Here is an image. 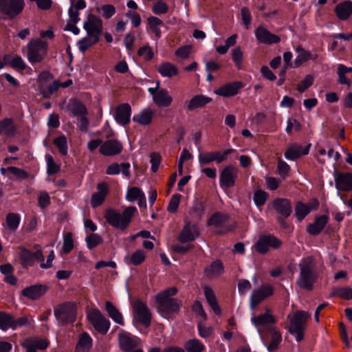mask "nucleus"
<instances>
[{"label": "nucleus", "instance_id": "58", "mask_svg": "<svg viewBox=\"0 0 352 352\" xmlns=\"http://www.w3.org/2000/svg\"><path fill=\"white\" fill-rule=\"evenodd\" d=\"M138 54L146 60H151L154 56V53L148 45L139 48Z\"/></svg>", "mask_w": 352, "mask_h": 352}, {"label": "nucleus", "instance_id": "14", "mask_svg": "<svg viewBox=\"0 0 352 352\" xmlns=\"http://www.w3.org/2000/svg\"><path fill=\"white\" fill-rule=\"evenodd\" d=\"M83 28L88 35L95 36L97 40V38H100L102 32V21L94 14H89L87 20L83 24Z\"/></svg>", "mask_w": 352, "mask_h": 352}, {"label": "nucleus", "instance_id": "16", "mask_svg": "<svg viewBox=\"0 0 352 352\" xmlns=\"http://www.w3.org/2000/svg\"><path fill=\"white\" fill-rule=\"evenodd\" d=\"M252 323L257 329V331L262 338L263 334L261 330V327H265L267 325L273 324L275 323L276 320L274 316L271 314L269 309L265 310V312L258 316H252L251 318Z\"/></svg>", "mask_w": 352, "mask_h": 352}, {"label": "nucleus", "instance_id": "10", "mask_svg": "<svg viewBox=\"0 0 352 352\" xmlns=\"http://www.w3.org/2000/svg\"><path fill=\"white\" fill-rule=\"evenodd\" d=\"M282 241L274 235L261 236L254 245L256 250L260 254H266L270 248L277 250L280 248Z\"/></svg>", "mask_w": 352, "mask_h": 352}, {"label": "nucleus", "instance_id": "11", "mask_svg": "<svg viewBox=\"0 0 352 352\" xmlns=\"http://www.w3.org/2000/svg\"><path fill=\"white\" fill-rule=\"evenodd\" d=\"M132 308L134 312V319L146 327L149 326L151 321V314L146 303L140 300H135L133 302Z\"/></svg>", "mask_w": 352, "mask_h": 352}, {"label": "nucleus", "instance_id": "49", "mask_svg": "<svg viewBox=\"0 0 352 352\" xmlns=\"http://www.w3.org/2000/svg\"><path fill=\"white\" fill-rule=\"evenodd\" d=\"M53 142L63 155H66L67 154V140L65 135L57 137L54 140Z\"/></svg>", "mask_w": 352, "mask_h": 352}, {"label": "nucleus", "instance_id": "24", "mask_svg": "<svg viewBox=\"0 0 352 352\" xmlns=\"http://www.w3.org/2000/svg\"><path fill=\"white\" fill-rule=\"evenodd\" d=\"M47 287L42 285H34L22 290V294L32 300H37L47 292Z\"/></svg>", "mask_w": 352, "mask_h": 352}, {"label": "nucleus", "instance_id": "48", "mask_svg": "<svg viewBox=\"0 0 352 352\" xmlns=\"http://www.w3.org/2000/svg\"><path fill=\"white\" fill-rule=\"evenodd\" d=\"M310 212V209L307 204L300 201L298 202L295 207V214L299 221H302Z\"/></svg>", "mask_w": 352, "mask_h": 352}, {"label": "nucleus", "instance_id": "25", "mask_svg": "<svg viewBox=\"0 0 352 352\" xmlns=\"http://www.w3.org/2000/svg\"><path fill=\"white\" fill-rule=\"evenodd\" d=\"M199 234L197 227L188 223L184 227L178 237V240L182 243H187L194 241Z\"/></svg>", "mask_w": 352, "mask_h": 352}, {"label": "nucleus", "instance_id": "50", "mask_svg": "<svg viewBox=\"0 0 352 352\" xmlns=\"http://www.w3.org/2000/svg\"><path fill=\"white\" fill-rule=\"evenodd\" d=\"M282 341V336L281 334L276 331H274L272 340L270 342V344L267 345V350L270 352H274L278 349V346Z\"/></svg>", "mask_w": 352, "mask_h": 352}, {"label": "nucleus", "instance_id": "18", "mask_svg": "<svg viewBox=\"0 0 352 352\" xmlns=\"http://www.w3.org/2000/svg\"><path fill=\"white\" fill-rule=\"evenodd\" d=\"M243 83L241 81H234L227 83L214 91V93L226 98H229L236 95L242 87Z\"/></svg>", "mask_w": 352, "mask_h": 352}, {"label": "nucleus", "instance_id": "29", "mask_svg": "<svg viewBox=\"0 0 352 352\" xmlns=\"http://www.w3.org/2000/svg\"><path fill=\"white\" fill-rule=\"evenodd\" d=\"M153 102L159 107H168L171 104L173 98L166 89H160L158 92L154 95Z\"/></svg>", "mask_w": 352, "mask_h": 352}, {"label": "nucleus", "instance_id": "56", "mask_svg": "<svg viewBox=\"0 0 352 352\" xmlns=\"http://www.w3.org/2000/svg\"><path fill=\"white\" fill-rule=\"evenodd\" d=\"M314 78L311 75H307L305 78L300 81L296 87V89L300 93H303L306 89L312 85Z\"/></svg>", "mask_w": 352, "mask_h": 352}, {"label": "nucleus", "instance_id": "6", "mask_svg": "<svg viewBox=\"0 0 352 352\" xmlns=\"http://www.w3.org/2000/svg\"><path fill=\"white\" fill-rule=\"evenodd\" d=\"M54 312L59 325L72 323L76 320V307L72 302H65L56 306Z\"/></svg>", "mask_w": 352, "mask_h": 352}, {"label": "nucleus", "instance_id": "7", "mask_svg": "<svg viewBox=\"0 0 352 352\" xmlns=\"http://www.w3.org/2000/svg\"><path fill=\"white\" fill-rule=\"evenodd\" d=\"M87 318L96 331L102 335L108 332L111 322L100 310L98 309H90L87 313Z\"/></svg>", "mask_w": 352, "mask_h": 352}, {"label": "nucleus", "instance_id": "47", "mask_svg": "<svg viewBox=\"0 0 352 352\" xmlns=\"http://www.w3.org/2000/svg\"><path fill=\"white\" fill-rule=\"evenodd\" d=\"M14 324V318L8 314L0 311V329L6 331L8 329H12Z\"/></svg>", "mask_w": 352, "mask_h": 352}, {"label": "nucleus", "instance_id": "32", "mask_svg": "<svg viewBox=\"0 0 352 352\" xmlns=\"http://www.w3.org/2000/svg\"><path fill=\"white\" fill-rule=\"evenodd\" d=\"M212 101V98L204 95H196L192 97L187 104L188 111H193L198 108H202Z\"/></svg>", "mask_w": 352, "mask_h": 352}, {"label": "nucleus", "instance_id": "42", "mask_svg": "<svg viewBox=\"0 0 352 352\" xmlns=\"http://www.w3.org/2000/svg\"><path fill=\"white\" fill-rule=\"evenodd\" d=\"M119 344L122 351L128 352L135 347L136 342L130 335L127 333H120L119 335Z\"/></svg>", "mask_w": 352, "mask_h": 352}, {"label": "nucleus", "instance_id": "35", "mask_svg": "<svg viewBox=\"0 0 352 352\" xmlns=\"http://www.w3.org/2000/svg\"><path fill=\"white\" fill-rule=\"evenodd\" d=\"M154 111L150 109H144L139 113L135 114L133 117V121L140 125L146 126L151 124Z\"/></svg>", "mask_w": 352, "mask_h": 352}, {"label": "nucleus", "instance_id": "64", "mask_svg": "<svg viewBox=\"0 0 352 352\" xmlns=\"http://www.w3.org/2000/svg\"><path fill=\"white\" fill-rule=\"evenodd\" d=\"M336 294L340 296L343 299L350 300L352 298V288L342 287L336 290Z\"/></svg>", "mask_w": 352, "mask_h": 352}, {"label": "nucleus", "instance_id": "57", "mask_svg": "<svg viewBox=\"0 0 352 352\" xmlns=\"http://www.w3.org/2000/svg\"><path fill=\"white\" fill-rule=\"evenodd\" d=\"M102 241L101 236L96 234H91L86 237L87 245L90 250L98 246Z\"/></svg>", "mask_w": 352, "mask_h": 352}, {"label": "nucleus", "instance_id": "46", "mask_svg": "<svg viewBox=\"0 0 352 352\" xmlns=\"http://www.w3.org/2000/svg\"><path fill=\"white\" fill-rule=\"evenodd\" d=\"M6 221L8 228L11 231H14L19 226L21 217L18 214L10 212L7 214Z\"/></svg>", "mask_w": 352, "mask_h": 352}, {"label": "nucleus", "instance_id": "59", "mask_svg": "<svg viewBox=\"0 0 352 352\" xmlns=\"http://www.w3.org/2000/svg\"><path fill=\"white\" fill-rule=\"evenodd\" d=\"M181 197L182 195L179 194H175L172 196L167 208V210L169 212L174 213L177 212L179 205Z\"/></svg>", "mask_w": 352, "mask_h": 352}, {"label": "nucleus", "instance_id": "27", "mask_svg": "<svg viewBox=\"0 0 352 352\" xmlns=\"http://www.w3.org/2000/svg\"><path fill=\"white\" fill-rule=\"evenodd\" d=\"M328 220L327 215L316 217L314 223L307 227V232L314 236L319 234L327 224Z\"/></svg>", "mask_w": 352, "mask_h": 352}, {"label": "nucleus", "instance_id": "36", "mask_svg": "<svg viewBox=\"0 0 352 352\" xmlns=\"http://www.w3.org/2000/svg\"><path fill=\"white\" fill-rule=\"evenodd\" d=\"M146 254L142 250H138L131 255H126L124 261L128 265H133L135 266L140 265L144 261Z\"/></svg>", "mask_w": 352, "mask_h": 352}, {"label": "nucleus", "instance_id": "51", "mask_svg": "<svg viewBox=\"0 0 352 352\" xmlns=\"http://www.w3.org/2000/svg\"><path fill=\"white\" fill-rule=\"evenodd\" d=\"M74 248L73 235L72 232H67L63 236V245L62 250L65 254H68Z\"/></svg>", "mask_w": 352, "mask_h": 352}, {"label": "nucleus", "instance_id": "15", "mask_svg": "<svg viewBox=\"0 0 352 352\" xmlns=\"http://www.w3.org/2000/svg\"><path fill=\"white\" fill-rule=\"evenodd\" d=\"M255 36L258 43L265 45L276 44L280 41L279 36L270 32L262 25L256 29Z\"/></svg>", "mask_w": 352, "mask_h": 352}, {"label": "nucleus", "instance_id": "19", "mask_svg": "<svg viewBox=\"0 0 352 352\" xmlns=\"http://www.w3.org/2000/svg\"><path fill=\"white\" fill-rule=\"evenodd\" d=\"M335 185L339 191H351L352 190V173H337L335 175Z\"/></svg>", "mask_w": 352, "mask_h": 352}, {"label": "nucleus", "instance_id": "45", "mask_svg": "<svg viewBox=\"0 0 352 352\" xmlns=\"http://www.w3.org/2000/svg\"><path fill=\"white\" fill-rule=\"evenodd\" d=\"M187 352H202L205 350V346L198 339H191L184 344Z\"/></svg>", "mask_w": 352, "mask_h": 352}, {"label": "nucleus", "instance_id": "26", "mask_svg": "<svg viewBox=\"0 0 352 352\" xmlns=\"http://www.w3.org/2000/svg\"><path fill=\"white\" fill-rule=\"evenodd\" d=\"M98 191L94 192L91 198V205L92 208H95L100 206L108 192V186L106 183H100L97 186Z\"/></svg>", "mask_w": 352, "mask_h": 352}, {"label": "nucleus", "instance_id": "52", "mask_svg": "<svg viewBox=\"0 0 352 352\" xmlns=\"http://www.w3.org/2000/svg\"><path fill=\"white\" fill-rule=\"evenodd\" d=\"M47 173L48 175H53L60 171V167L54 160V158L51 155H47Z\"/></svg>", "mask_w": 352, "mask_h": 352}, {"label": "nucleus", "instance_id": "22", "mask_svg": "<svg viewBox=\"0 0 352 352\" xmlns=\"http://www.w3.org/2000/svg\"><path fill=\"white\" fill-rule=\"evenodd\" d=\"M131 108L128 103H124L119 105L116 111L115 120L122 125H126L129 123L131 120Z\"/></svg>", "mask_w": 352, "mask_h": 352}, {"label": "nucleus", "instance_id": "20", "mask_svg": "<svg viewBox=\"0 0 352 352\" xmlns=\"http://www.w3.org/2000/svg\"><path fill=\"white\" fill-rule=\"evenodd\" d=\"M272 205L274 210L283 217L287 218L292 212V206L290 200L284 198L275 199Z\"/></svg>", "mask_w": 352, "mask_h": 352}, {"label": "nucleus", "instance_id": "54", "mask_svg": "<svg viewBox=\"0 0 352 352\" xmlns=\"http://www.w3.org/2000/svg\"><path fill=\"white\" fill-rule=\"evenodd\" d=\"M143 192L138 187L129 188L126 195V199L130 202L136 201L140 196L143 195Z\"/></svg>", "mask_w": 352, "mask_h": 352}, {"label": "nucleus", "instance_id": "44", "mask_svg": "<svg viewBox=\"0 0 352 352\" xmlns=\"http://www.w3.org/2000/svg\"><path fill=\"white\" fill-rule=\"evenodd\" d=\"M352 72V67H347L344 65L339 64L338 66V82L341 85H346L348 87L351 86V82L345 74Z\"/></svg>", "mask_w": 352, "mask_h": 352}, {"label": "nucleus", "instance_id": "53", "mask_svg": "<svg viewBox=\"0 0 352 352\" xmlns=\"http://www.w3.org/2000/svg\"><path fill=\"white\" fill-rule=\"evenodd\" d=\"M151 10L155 14H164L168 11V6L165 2L160 0L153 3Z\"/></svg>", "mask_w": 352, "mask_h": 352}, {"label": "nucleus", "instance_id": "3", "mask_svg": "<svg viewBox=\"0 0 352 352\" xmlns=\"http://www.w3.org/2000/svg\"><path fill=\"white\" fill-rule=\"evenodd\" d=\"M137 212L138 210L135 206L126 208L122 213L113 209H108L105 212L104 218L110 226L124 230L129 226L132 217Z\"/></svg>", "mask_w": 352, "mask_h": 352}, {"label": "nucleus", "instance_id": "13", "mask_svg": "<svg viewBox=\"0 0 352 352\" xmlns=\"http://www.w3.org/2000/svg\"><path fill=\"white\" fill-rule=\"evenodd\" d=\"M238 169L232 165L226 166L219 175V185L223 188H230L234 186L238 176Z\"/></svg>", "mask_w": 352, "mask_h": 352}, {"label": "nucleus", "instance_id": "17", "mask_svg": "<svg viewBox=\"0 0 352 352\" xmlns=\"http://www.w3.org/2000/svg\"><path fill=\"white\" fill-rule=\"evenodd\" d=\"M122 148V145L118 140L111 139L102 143L100 147V153L104 156H113L120 154Z\"/></svg>", "mask_w": 352, "mask_h": 352}, {"label": "nucleus", "instance_id": "43", "mask_svg": "<svg viewBox=\"0 0 352 352\" xmlns=\"http://www.w3.org/2000/svg\"><path fill=\"white\" fill-rule=\"evenodd\" d=\"M100 38H97L96 39L95 36H89L87 34V36L81 38L77 43V46L78 47L79 50L84 53L90 47L97 43L99 41Z\"/></svg>", "mask_w": 352, "mask_h": 352}, {"label": "nucleus", "instance_id": "31", "mask_svg": "<svg viewBox=\"0 0 352 352\" xmlns=\"http://www.w3.org/2000/svg\"><path fill=\"white\" fill-rule=\"evenodd\" d=\"M67 110L72 117H79L87 114L86 107L79 100H71L67 105Z\"/></svg>", "mask_w": 352, "mask_h": 352}, {"label": "nucleus", "instance_id": "37", "mask_svg": "<svg viewBox=\"0 0 352 352\" xmlns=\"http://www.w3.org/2000/svg\"><path fill=\"white\" fill-rule=\"evenodd\" d=\"M105 309L109 316L117 324L124 325V320L121 312L111 302L106 301Z\"/></svg>", "mask_w": 352, "mask_h": 352}, {"label": "nucleus", "instance_id": "4", "mask_svg": "<svg viewBox=\"0 0 352 352\" xmlns=\"http://www.w3.org/2000/svg\"><path fill=\"white\" fill-rule=\"evenodd\" d=\"M48 44L40 38L32 39L27 45V58L34 65L41 62L47 56Z\"/></svg>", "mask_w": 352, "mask_h": 352}, {"label": "nucleus", "instance_id": "41", "mask_svg": "<svg viewBox=\"0 0 352 352\" xmlns=\"http://www.w3.org/2000/svg\"><path fill=\"white\" fill-rule=\"evenodd\" d=\"M296 51L298 52V55L295 58L294 67H298L308 60H314L317 57L316 55H312L309 52L305 50L301 47H298Z\"/></svg>", "mask_w": 352, "mask_h": 352}, {"label": "nucleus", "instance_id": "21", "mask_svg": "<svg viewBox=\"0 0 352 352\" xmlns=\"http://www.w3.org/2000/svg\"><path fill=\"white\" fill-rule=\"evenodd\" d=\"M93 338L87 332H82L78 336L74 352H90L93 347Z\"/></svg>", "mask_w": 352, "mask_h": 352}, {"label": "nucleus", "instance_id": "12", "mask_svg": "<svg viewBox=\"0 0 352 352\" xmlns=\"http://www.w3.org/2000/svg\"><path fill=\"white\" fill-rule=\"evenodd\" d=\"M235 151L233 148H228L223 152H205L199 153L198 155V161L201 165H207L211 162H216L217 164L221 163L227 159L229 154Z\"/></svg>", "mask_w": 352, "mask_h": 352}, {"label": "nucleus", "instance_id": "33", "mask_svg": "<svg viewBox=\"0 0 352 352\" xmlns=\"http://www.w3.org/2000/svg\"><path fill=\"white\" fill-rule=\"evenodd\" d=\"M204 292L205 298L213 311L216 314L220 315L221 312V309L212 289L210 287L206 285L204 287Z\"/></svg>", "mask_w": 352, "mask_h": 352}, {"label": "nucleus", "instance_id": "9", "mask_svg": "<svg viewBox=\"0 0 352 352\" xmlns=\"http://www.w3.org/2000/svg\"><path fill=\"white\" fill-rule=\"evenodd\" d=\"M274 288L270 284L262 285L257 289H254L250 296V307L252 310L263 301L274 294Z\"/></svg>", "mask_w": 352, "mask_h": 352}, {"label": "nucleus", "instance_id": "61", "mask_svg": "<svg viewBox=\"0 0 352 352\" xmlns=\"http://www.w3.org/2000/svg\"><path fill=\"white\" fill-rule=\"evenodd\" d=\"M102 15L104 18L108 19L116 13V8L113 5L105 4L101 6Z\"/></svg>", "mask_w": 352, "mask_h": 352}, {"label": "nucleus", "instance_id": "30", "mask_svg": "<svg viewBox=\"0 0 352 352\" xmlns=\"http://www.w3.org/2000/svg\"><path fill=\"white\" fill-rule=\"evenodd\" d=\"M335 12L340 20H346L352 13V1H346L338 4L335 8Z\"/></svg>", "mask_w": 352, "mask_h": 352}, {"label": "nucleus", "instance_id": "63", "mask_svg": "<svg viewBox=\"0 0 352 352\" xmlns=\"http://www.w3.org/2000/svg\"><path fill=\"white\" fill-rule=\"evenodd\" d=\"M277 169L279 175L283 177H285L289 173L290 166L285 161L280 160L278 162Z\"/></svg>", "mask_w": 352, "mask_h": 352}, {"label": "nucleus", "instance_id": "23", "mask_svg": "<svg viewBox=\"0 0 352 352\" xmlns=\"http://www.w3.org/2000/svg\"><path fill=\"white\" fill-rule=\"evenodd\" d=\"M228 216L223 214L219 212L212 214L208 221L209 226H214L216 227L225 228V230L223 232H219V233H225L228 231L232 230L234 226L232 225H227L228 221Z\"/></svg>", "mask_w": 352, "mask_h": 352}, {"label": "nucleus", "instance_id": "34", "mask_svg": "<svg viewBox=\"0 0 352 352\" xmlns=\"http://www.w3.org/2000/svg\"><path fill=\"white\" fill-rule=\"evenodd\" d=\"M3 60L6 64L18 72L23 71L28 67L25 62L19 56H12L11 55H6L3 58Z\"/></svg>", "mask_w": 352, "mask_h": 352}, {"label": "nucleus", "instance_id": "28", "mask_svg": "<svg viewBox=\"0 0 352 352\" xmlns=\"http://www.w3.org/2000/svg\"><path fill=\"white\" fill-rule=\"evenodd\" d=\"M309 146L304 147L300 144H293L285 152V157L288 160H295L309 153Z\"/></svg>", "mask_w": 352, "mask_h": 352}, {"label": "nucleus", "instance_id": "38", "mask_svg": "<svg viewBox=\"0 0 352 352\" xmlns=\"http://www.w3.org/2000/svg\"><path fill=\"white\" fill-rule=\"evenodd\" d=\"M224 272V266L220 260L212 262L205 270V274L208 277L214 278L223 274Z\"/></svg>", "mask_w": 352, "mask_h": 352}, {"label": "nucleus", "instance_id": "5", "mask_svg": "<svg viewBox=\"0 0 352 352\" xmlns=\"http://www.w3.org/2000/svg\"><path fill=\"white\" fill-rule=\"evenodd\" d=\"M310 317L311 314L309 312L298 311L291 318L289 331L291 334L296 336V341L300 342L303 339L306 322Z\"/></svg>", "mask_w": 352, "mask_h": 352}, {"label": "nucleus", "instance_id": "40", "mask_svg": "<svg viewBox=\"0 0 352 352\" xmlns=\"http://www.w3.org/2000/svg\"><path fill=\"white\" fill-rule=\"evenodd\" d=\"M16 131V129L12 119L6 118L0 120V135L14 136Z\"/></svg>", "mask_w": 352, "mask_h": 352}, {"label": "nucleus", "instance_id": "8", "mask_svg": "<svg viewBox=\"0 0 352 352\" xmlns=\"http://www.w3.org/2000/svg\"><path fill=\"white\" fill-rule=\"evenodd\" d=\"M24 7V0H0V13L9 19H14L19 16Z\"/></svg>", "mask_w": 352, "mask_h": 352}, {"label": "nucleus", "instance_id": "62", "mask_svg": "<svg viewBox=\"0 0 352 352\" xmlns=\"http://www.w3.org/2000/svg\"><path fill=\"white\" fill-rule=\"evenodd\" d=\"M241 14L243 25L245 26L246 29H248L252 20L249 9L246 7L242 8L241 10Z\"/></svg>", "mask_w": 352, "mask_h": 352}, {"label": "nucleus", "instance_id": "55", "mask_svg": "<svg viewBox=\"0 0 352 352\" xmlns=\"http://www.w3.org/2000/svg\"><path fill=\"white\" fill-rule=\"evenodd\" d=\"M267 193L262 190H256L253 197L254 204L256 206L260 207L263 206L267 198Z\"/></svg>", "mask_w": 352, "mask_h": 352}, {"label": "nucleus", "instance_id": "60", "mask_svg": "<svg viewBox=\"0 0 352 352\" xmlns=\"http://www.w3.org/2000/svg\"><path fill=\"white\" fill-rule=\"evenodd\" d=\"M302 126L300 123L296 119L289 118L287 121V126L285 131L287 133L290 134L292 129L299 131L301 130Z\"/></svg>", "mask_w": 352, "mask_h": 352}, {"label": "nucleus", "instance_id": "39", "mask_svg": "<svg viewBox=\"0 0 352 352\" xmlns=\"http://www.w3.org/2000/svg\"><path fill=\"white\" fill-rule=\"evenodd\" d=\"M157 71L162 76L167 78H172L178 74L177 67L169 62H164L159 65Z\"/></svg>", "mask_w": 352, "mask_h": 352}, {"label": "nucleus", "instance_id": "2", "mask_svg": "<svg viewBox=\"0 0 352 352\" xmlns=\"http://www.w3.org/2000/svg\"><path fill=\"white\" fill-rule=\"evenodd\" d=\"M177 293V287H173L166 289L156 295L155 300L158 305V311L164 317L174 314L179 309L182 305L181 300L170 298Z\"/></svg>", "mask_w": 352, "mask_h": 352}, {"label": "nucleus", "instance_id": "1", "mask_svg": "<svg viewBox=\"0 0 352 352\" xmlns=\"http://www.w3.org/2000/svg\"><path fill=\"white\" fill-rule=\"evenodd\" d=\"M299 275L296 278V285L302 289L310 292L314 289V284L318 278V272L315 258L307 256L302 258L299 263Z\"/></svg>", "mask_w": 352, "mask_h": 352}]
</instances>
